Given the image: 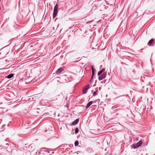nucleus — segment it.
<instances>
[{
  "label": "nucleus",
  "mask_w": 155,
  "mask_h": 155,
  "mask_svg": "<svg viewBox=\"0 0 155 155\" xmlns=\"http://www.w3.org/2000/svg\"><path fill=\"white\" fill-rule=\"evenodd\" d=\"M143 142L142 140H140L136 144H133L131 146V148L135 149L140 147L142 144Z\"/></svg>",
  "instance_id": "f257e3e1"
},
{
  "label": "nucleus",
  "mask_w": 155,
  "mask_h": 155,
  "mask_svg": "<svg viewBox=\"0 0 155 155\" xmlns=\"http://www.w3.org/2000/svg\"><path fill=\"white\" fill-rule=\"evenodd\" d=\"M58 5L57 4H56L54 7V12L53 16V18H54L57 15L58 12Z\"/></svg>",
  "instance_id": "f03ea898"
},
{
  "label": "nucleus",
  "mask_w": 155,
  "mask_h": 155,
  "mask_svg": "<svg viewBox=\"0 0 155 155\" xmlns=\"http://www.w3.org/2000/svg\"><path fill=\"white\" fill-rule=\"evenodd\" d=\"M107 75V72H104L103 73V74L101 75H100L98 77V79L99 80L101 81V80L104 79L105 78L106 76Z\"/></svg>",
  "instance_id": "7ed1b4c3"
},
{
  "label": "nucleus",
  "mask_w": 155,
  "mask_h": 155,
  "mask_svg": "<svg viewBox=\"0 0 155 155\" xmlns=\"http://www.w3.org/2000/svg\"><path fill=\"white\" fill-rule=\"evenodd\" d=\"M89 87V85L87 84L85 87H84L83 89V93L85 94L86 93L87 91L88 90Z\"/></svg>",
  "instance_id": "20e7f679"
},
{
  "label": "nucleus",
  "mask_w": 155,
  "mask_h": 155,
  "mask_svg": "<svg viewBox=\"0 0 155 155\" xmlns=\"http://www.w3.org/2000/svg\"><path fill=\"white\" fill-rule=\"evenodd\" d=\"M64 71V69L62 68H61L58 69L56 71V73L57 74H60Z\"/></svg>",
  "instance_id": "39448f33"
},
{
  "label": "nucleus",
  "mask_w": 155,
  "mask_h": 155,
  "mask_svg": "<svg viewBox=\"0 0 155 155\" xmlns=\"http://www.w3.org/2000/svg\"><path fill=\"white\" fill-rule=\"evenodd\" d=\"M2 145V146L4 147L7 148L9 146V144L8 143H6V141H5L3 143Z\"/></svg>",
  "instance_id": "423d86ee"
},
{
  "label": "nucleus",
  "mask_w": 155,
  "mask_h": 155,
  "mask_svg": "<svg viewBox=\"0 0 155 155\" xmlns=\"http://www.w3.org/2000/svg\"><path fill=\"white\" fill-rule=\"evenodd\" d=\"M92 101H90V102H88L86 105V108L87 109L88 108L90 107V106L92 104Z\"/></svg>",
  "instance_id": "0eeeda50"
},
{
  "label": "nucleus",
  "mask_w": 155,
  "mask_h": 155,
  "mask_svg": "<svg viewBox=\"0 0 155 155\" xmlns=\"http://www.w3.org/2000/svg\"><path fill=\"white\" fill-rule=\"evenodd\" d=\"M79 121V119H77L75 120H74V121H73L72 123V125H75L76 124H77L78 123V122Z\"/></svg>",
  "instance_id": "6e6552de"
},
{
  "label": "nucleus",
  "mask_w": 155,
  "mask_h": 155,
  "mask_svg": "<svg viewBox=\"0 0 155 155\" xmlns=\"http://www.w3.org/2000/svg\"><path fill=\"white\" fill-rule=\"evenodd\" d=\"M154 39H151L150 40L149 42H148L147 44L149 45H150L151 44L153 43V42L154 41Z\"/></svg>",
  "instance_id": "1a4fd4ad"
},
{
  "label": "nucleus",
  "mask_w": 155,
  "mask_h": 155,
  "mask_svg": "<svg viewBox=\"0 0 155 155\" xmlns=\"http://www.w3.org/2000/svg\"><path fill=\"white\" fill-rule=\"evenodd\" d=\"M14 74H9L6 77L8 79H10L12 78L14 76Z\"/></svg>",
  "instance_id": "9d476101"
},
{
  "label": "nucleus",
  "mask_w": 155,
  "mask_h": 155,
  "mask_svg": "<svg viewBox=\"0 0 155 155\" xmlns=\"http://www.w3.org/2000/svg\"><path fill=\"white\" fill-rule=\"evenodd\" d=\"M92 76H94L95 73V71L94 68H93L92 66Z\"/></svg>",
  "instance_id": "9b49d317"
},
{
  "label": "nucleus",
  "mask_w": 155,
  "mask_h": 155,
  "mask_svg": "<svg viewBox=\"0 0 155 155\" xmlns=\"http://www.w3.org/2000/svg\"><path fill=\"white\" fill-rule=\"evenodd\" d=\"M78 144H79V142L78 141H76L75 142V143H74L75 146H77L78 145Z\"/></svg>",
  "instance_id": "f8f14e48"
},
{
  "label": "nucleus",
  "mask_w": 155,
  "mask_h": 155,
  "mask_svg": "<svg viewBox=\"0 0 155 155\" xmlns=\"http://www.w3.org/2000/svg\"><path fill=\"white\" fill-rule=\"evenodd\" d=\"M79 132V130L78 128H76L75 130V132L76 134H77Z\"/></svg>",
  "instance_id": "ddd939ff"
},
{
  "label": "nucleus",
  "mask_w": 155,
  "mask_h": 155,
  "mask_svg": "<svg viewBox=\"0 0 155 155\" xmlns=\"http://www.w3.org/2000/svg\"><path fill=\"white\" fill-rule=\"evenodd\" d=\"M102 72V71H100L97 74V75L98 76L100 75Z\"/></svg>",
  "instance_id": "4468645a"
},
{
  "label": "nucleus",
  "mask_w": 155,
  "mask_h": 155,
  "mask_svg": "<svg viewBox=\"0 0 155 155\" xmlns=\"http://www.w3.org/2000/svg\"><path fill=\"white\" fill-rule=\"evenodd\" d=\"M97 91H94L93 92V95L94 96H95L96 95H97Z\"/></svg>",
  "instance_id": "2eb2a0df"
},
{
  "label": "nucleus",
  "mask_w": 155,
  "mask_h": 155,
  "mask_svg": "<svg viewBox=\"0 0 155 155\" xmlns=\"http://www.w3.org/2000/svg\"><path fill=\"white\" fill-rule=\"evenodd\" d=\"M105 70V69L104 68H103L101 71H102V72H104Z\"/></svg>",
  "instance_id": "dca6fc26"
},
{
  "label": "nucleus",
  "mask_w": 155,
  "mask_h": 155,
  "mask_svg": "<svg viewBox=\"0 0 155 155\" xmlns=\"http://www.w3.org/2000/svg\"><path fill=\"white\" fill-rule=\"evenodd\" d=\"M7 150L9 152H11V150L10 148L8 149V150Z\"/></svg>",
  "instance_id": "f3484780"
},
{
  "label": "nucleus",
  "mask_w": 155,
  "mask_h": 155,
  "mask_svg": "<svg viewBox=\"0 0 155 155\" xmlns=\"http://www.w3.org/2000/svg\"><path fill=\"white\" fill-rule=\"evenodd\" d=\"M135 139L137 141H138L139 140V138L138 137L136 138Z\"/></svg>",
  "instance_id": "a211bd4d"
},
{
  "label": "nucleus",
  "mask_w": 155,
  "mask_h": 155,
  "mask_svg": "<svg viewBox=\"0 0 155 155\" xmlns=\"http://www.w3.org/2000/svg\"><path fill=\"white\" fill-rule=\"evenodd\" d=\"M93 76H93L91 75V80L92 79V78H93Z\"/></svg>",
  "instance_id": "6ab92c4d"
},
{
  "label": "nucleus",
  "mask_w": 155,
  "mask_h": 155,
  "mask_svg": "<svg viewBox=\"0 0 155 155\" xmlns=\"http://www.w3.org/2000/svg\"><path fill=\"white\" fill-rule=\"evenodd\" d=\"M101 89V87H99V90H100Z\"/></svg>",
  "instance_id": "aec40b11"
},
{
  "label": "nucleus",
  "mask_w": 155,
  "mask_h": 155,
  "mask_svg": "<svg viewBox=\"0 0 155 155\" xmlns=\"http://www.w3.org/2000/svg\"><path fill=\"white\" fill-rule=\"evenodd\" d=\"M57 19V18H56V19H55V21H56V20Z\"/></svg>",
  "instance_id": "412c9836"
}]
</instances>
